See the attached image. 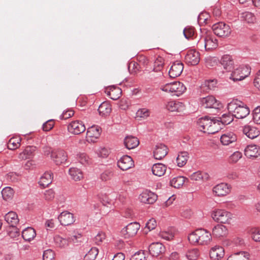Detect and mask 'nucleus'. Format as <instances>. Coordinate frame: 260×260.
I'll return each mask as SVG.
<instances>
[{"mask_svg":"<svg viewBox=\"0 0 260 260\" xmlns=\"http://www.w3.org/2000/svg\"><path fill=\"white\" fill-rule=\"evenodd\" d=\"M58 219L60 224L64 226L71 225L75 221L74 215L67 211L62 212L58 216Z\"/></svg>","mask_w":260,"mask_h":260,"instance_id":"obj_17","label":"nucleus"},{"mask_svg":"<svg viewBox=\"0 0 260 260\" xmlns=\"http://www.w3.org/2000/svg\"><path fill=\"white\" fill-rule=\"evenodd\" d=\"M22 236L25 241L30 242L36 237V231L32 228H27L22 231Z\"/></svg>","mask_w":260,"mask_h":260,"instance_id":"obj_36","label":"nucleus"},{"mask_svg":"<svg viewBox=\"0 0 260 260\" xmlns=\"http://www.w3.org/2000/svg\"><path fill=\"white\" fill-rule=\"evenodd\" d=\"M198 125L200 131L208 134H214L221 129L219 120L216 121L207 117L199 119L198 121Z\"/></svg>","mask_w":260,"mask_h":260,"instance_id":"obj_4","label":"nucleus"},{"mask_svg":"<svg viewBox=\"0 0 260 260\" xmlns=\"http://www.w3.org/2000/svg\"><path fill=\"white\" fill-rule=\"evenodd\" d=\"M183 34L185 37L189 39L193 37L194 34V28L192 27L187 26L184 28Z\"/></svg>","mask_w":260,"mask_h":260,"instance_id":"obj_59","label":"nucleus"},{"mask_svg":"<svg viewBox=\"0 0 260 260\" xmlns=\"http://www.w3.org/2000/svg\"><path fill=\"white\" fill-rule=\"evenodd\" d=\"M94 152L99 157L106 158L109 155L110 149L105 146H101L95 149Z\"/></svg>","mask_w":260,"mask_h":260,"instance_id":"obj_42","label":"nucleus"},{"mask_svg":"<svg viewBox=\"0 0 260 260\" xmlns=\"http://www.w3.org/2000/svg\"><path fill=\"white\" fill-rule=\"evenodd\" d=\"M78 161L85 166L90 165L91 163V159L85 153H80L77 155Z\"/></svg>","mask_w":260,"mask_h":260,"instance_id":"obj_45","label":"nucleus"},{"mask_svg":"<svg viewBox=\"0 0 260 260\" xmlns=\"http://www.w3.org/2000/svg\"><path fill=\"white\" fill-rule=\"evenodd\" d=\"M183 64L180 61H176L172 65L169 75L171 78H175L179 76L183 70Z\"/></svg>","mask_w":260,"mask_h":260,"instance_id":"obj_22","label":"nucleus"},{"mask_svg":"<svg viewBox=\"0 0 260 260\" xmlns=\"http://www.w3.org/2000/svg\"><path fill=\"white\" fill-rule=\"evenodd\" d=\"M188 240L190 243L194 245L207 246L212 240L210 232L204 229H198L189 234Z\"/></svg>","mask_w":260,"mask_h":260,"instance_id":"obj_1","label":"nucleus"},{"mask_svg":"<svg viewBox=\"0 0 260 260\" xmlns=\"http://www.w3.org/2000/svg\"><path fill=\"white\" fill-rule=\"evenodd\" d=\"M106 234L103 232H100L94 238V240L97 244H101L106 238Z\"/></svg>","mask_w":260,"mask_h":260,"instance_id":"obj_63","label":"nucleus"},{"mask_svg":"<svg viewBox=\"0 0 260 260\" xmlns=\"http://www.w3.org/2000/svg\"><path fill=\"white\" fill-rule=\"evenodd\" d=\"M167 167L166 166L161 163H158L154 164L152 167V171L153 174L159 177L163 176L166 171Z\"/></svg>","mask_w":260,"mask_h":260,"instance_id":"obj_34","label":"nucleus"},{"mask_svg":"<svg viewBox=\"0 0 260 260\" xmlns=\"http://www.w3.org/2000/svg\"><path fill=\"white\" fill-rule=\"evenodd\" d=\"M245 155L249 158L260 157V147L256 145H249L245 148Z\"/></svg>","mask_w":260,"mask_h":260,"instance_id":"obj_18","label":"nucleus"},{"mask_svg":"<svg viewBox=\"0 0 260 260\" xmlns=\"http://www.w3.org/2000/svg\"><path fill=\"white\" fill-rule=\"evenodd\" d=\"M212 191L215 196L224 197L230 193L231 187L226 183H221L214 186Z\"/></svg>","mask_w":260,"mask_h":260,"instance_id":"obj_12","label":"nucleus"},{"mask_svg":"<svg viewBox=\"0 0 260 260\" xmlns=\"http://www.w3.org/2000/svg\"><path fill=\"white\" fill-rule=\"evenodd\" d=\"M52 173L50 172H46L40 178L39 183L43 187H47L52 181Z\"/></svg>","mask_w":260,"mask_h":260,"instance_id":"obj_32","label":"nucleus"},{"mask_svg":"<svg viewBox=\"0 0 260 260\" xmlns=\"http://www.w3.org/2000/svg\"><path fill=\"white\" fill-rule=\"evenodd\" d=\"M199 102L200 105L205 108L220 109L223 107L222 104L212 95L200 98Z\"/></svg>","mask_w":260,"mask_h":260,"instance_id":"obj_8","label":"nucleus"},{"mask_svg":"<svg viewBox=\"0 0 260 260\" xmlns=\"http://www.w3.org/2000/svg\"><path fill=\"white\" fill-rule=\"evenodd\" d=\"M161 89L165 92L174 93L177 96H180L186 90V87L182 83L174 82L166 84L161 87Z\"/></svg>","mask_w":260,"mask_h":260,"instance_id":"obj_6","label":"nucleus"},{"mask_svg":"<svg viewBox=\"0 0 260 260\" xmlns=\"http://www.w3.org/2000/svg\"><path fill=\"white\" fill-rule=\"evenodd\" d=\"M250 70L248 66H241L233 71L230 78L234 82L241 81L250 75Z\"/></svg>","mask_w":260,"mask_h":260,"instance_id":"obj_7","label":"nucleus"},{"mask_svg":"<svg viewBox=\"0 0 260 260\" xmlns=\"http://www.w3.org/2000/svg\"><path fill=\"white\" fill-rule=\"evenodd\" d=\"M249 254L245 251L235 253L229 256L226 260H249Z\"/></svg>","mask_w":260,"mask_h":260,"instance_id":"obj_37","label":"nucleus"},{"mask_svg":"<svg viewBox=\"0 0 260 260\" xmlns=\"http://www.w3.org/2000/svg\"><path fill=\"white\" fill-rule=\"evenodd\" d=\"M224 255V249L220 245H215L211 247L209 251V256L211 260H220Z\"/></svg>","mask_w":260,"mask_h":260,"instance_id":"obj_13","label":"nucleus"},{"mask_svg":"<svg viewBox=\"0 0 260 260\" xmlns=\"http://www.w3.org/2000/svg\"><path fill=\"white\" fill-rule=\"evenodd\" d=\"M140 228V225L138 222H132L121 230V234L125 238L133 237L136 235Z\"/></svg>","mask_w":260,"mask_h":260,"instance_id":"obj_10","label":"nucleus"},{"mask_svg":"<svg viewBox=\"0 0 260 260\" xmlns=\"http://www.w3.org/2000/svg\"><path fill=\"white\" fill-rule=\"evenodd\" d=\"M220 63L224 69L227 71H230L234 65V61L232 56L229 54L223 55L220 60Z\"/></svg>","mask_w":260,"mask_h":260,"instance_id":"obj_25","label":"nucleus"},{"mask_svg":"<svg viewBox=\"0 0 260 260\" xmlns=\"http://www.w3.org/2000/svg\"><path fill=\"white\" fill-rule=\"evenodd\" d=\"M43 260H53L54 258V253L51 249H48L44 252Z\"/></svg>","mask_w":260,"mask_h":260,"instance_id":"obj_60","label":"nucleus"},{"mask_svg":"<svg viewBox=\"0 0 260 260\" xmlns=\"http://www.w3.org/2000/svg\"><path fill=\"white\" fill-rule=\"evenodd\" d=\"M242 157V154L239 151H236L234 152L229 158V161L230 163L235 164Z\"/></svg>","mask_w":260,"mask_h":260,"instance_id":"obj_56","label":"nucleus"},{"mask_svg":"<svg viewBox=\"0 0 260 260\" xmlns=\"http://www.w3.org/2000/svg\"><path fill=\"white\" fill-rule=\"evenodd\" d=\"M157 197L154 193L146 190L140 194L139 199L142 203L151 204L156 201Z\"/></svg>","mask_w":260,"mask_h":260,"instance_id":"obj_20","label":"nucleus"},{"mask_svg":"<svg viewBox=\"0 0 260 260\" xmlns=\"http://www.w3.org/2000/svg\"><path fill=\"white\" fill-rule=\"evenodd\" d=\"M237 136L233 132L226 133L220 137V142L223 145L228 146L237 141Z\"/></svg>","mask_w":260,"mask_h":260,"instance_id":"obj_26","label":"nucleus"},{"mask_svg":"<svg viewBox=\"0 0 260 260\" xmlns=\"http://www.w3.org/2000/svg\"><path fill=\"white\" fill-rule=\"evenodd\" d=\"M150 115V111L146 108L139 109L136 114V118L145 119Z\"/></svg>","mask_w":260,"mask_h":260,"instance_id":"obj_55","label":"nucleus"},{"mask_svg":"<svg viewBox=\"0 0 260 260\" xmlns=\"http://www.w3.org/2000/svg\"><path fill=\"white\" fill-rule=\"evenodd\" d=\"M54 125V121L53 120H49L43 125V130L45 132L50 131Z\"/></svg>","mask_w":260,"mask_h":260,"instance_id":"obj_64","label":"nucleus"},{"mask_svg":"<svg viewBox=\"0 0 260 260\" xmlns=\"http://www.w3.org/2000/svg\"><path fill=\"white\" fill-rule=\"evenodd\" d=\"M51 154L50 157L57 165L64 163L67 160V154L63 150H56L51 151L49 149L45 153L48 155Z\"/></svg>","mask_w":260,"mask_h":260,"instance_id":"obj_9","label":"nucleus"},{"mask_svg":"<svg viewBox=\"0 0 260 260\" xmlns=\"http://www.w3.org/2000/svg\"><path fill=\"white\" fill-rule=\"evenodd\" d=\"M243 132L247 137L251 139L258 137L260 133L256 127L249 125H245L243 127Z\"/></svg>","mask_w":260,"mask_h":260,"instance_id":"obj_29","label":"nucleus"},{"mask_svg":"<svg viewBox=\"0 0 260 260\" xmlns=\"http://www.w3.org/2000/svg\"><path fill=\"white\" fill-rule=\"evenodd\" d=\"M241 17L243 21L249 24H253L256 21V17L251 12H243L241 13Z\"/></svg>","mask_w":260,"mask_h":260,"instance_id":"obj_43","label":"nucleus"},{"mask_svg":"<svg viewBox=\"0 0 260 260\" xmlns=\"http://www.w3.org/2000/svg\"><path fill=\"white\" fill-rule=\"evenodd\" d=\"M105 92L110 99L117 100L121 96V90L119 87L111 86L105 88Z\"/></svg>","mask_w":260,"mask_h":260,"instance_id":"obj_24","label":"nucleus"},{"mask_svg":"<svg viewBox=\"0 0 260 260\" xmlns=\"http://www.w3.org/2000/svg\"><path fill=\"white\" fill-rule=\"evenodd\" d=\"M130 260H146V253L144 251L140 250L133 255Z\"/></svg>","mask_w":260,"mask_h":260,"instance_id":"obj_57","label":"nucleus"},{"mask_svg":"<svg viewBox=\"0 0 260 260\" xmlns=\"http://www.w3.org/2000/svg\"><path fill=\"white\" fill-rule=\"evenodd\" d=\"M228 234V230L225 226L217 224L212 230V235L214 237L220 238L225 237Z\"/></svg>","mask_w":260,"mask_h":260,"instance_id":"obj_27","label":"nucleus"},{"mask_svg":"<svg viewBox=\"0 0 260 260\" xmlns=\"http://www.w3.org/2000/svg\"><path fill=\"white\" fill-rule=\"evenodd\" d=\"M101 134V129L98 126H92L87 129L86 139L89 143H92L99 138Z\"/></svg>","mask_w":260,"mask_h":260,"instance_id":"obj_15","label":"nucleus"},{"mask_svg":"<svg viewBox=\"0 0 260 260\" xmlns=\"http://www.w3.org/2000/svg\"><path fill=\"white\" fill-rule=\"evenodd\" d=\"M124 144L128 149H132L137 147L139 144V141L137 138L129 136L125 138Z\"/></svg>","mask_w":260,"mask_h":260,"instance_id":"obj_31","label":"nucleus"},{"mask_svg":"<svg viewBox=\"0 0 260 260\" xmlns=\"http://www.w3.org/2000/svg\"><path fill=\"white\" fill-rule=\"evenodd\" d=\"M190 179L194 181L207 180L209 178V175L205 172L197 171L193 173L189 176Z\"/></svg>","mask_w":260,"mask_h":260,"instance_id":"obj_38","label":"nucleus"},{"mask_svg":"<svg viewBox=\"0 0 260 260\" xmlns=\"http://www.w3.org/2000/svg\"><path fill=\"white\" fill-rule=\"evenodd\" d=\"M217 82L215 80H206L203 84H202L201 88L203 91L209 92L211 90H213L216 87Z\"/></svg>","mask_w":260,"mask_h":260,"instance_id":"obj_49","label":"nucleus"},{"mask_svg":"<svg viewBox=\"0 0 260 260\" xmlns=\"http://www.w3.org/2000/svg\"><path fill=\"white\" fill-rule=\"evenodd\" d=\"M212 29L215 35L220 37H228L231 32L230 26L222 22L214 24L212 26Z\"/></svg>","mask_w":260,"mask_h":260,"instance_id":"obj_11","label":"nucleus"},{"mask_svg":"<svg viewBox=\"0 0 260 260\" xmlns=\"http://www.w3.org/2000/svg\"><path fill=\"white\" fill-rule=\"evenodd\" d=\"M35 149L36 148L34 146H27L23 151L18 154V158L21 160L31 158L34 155Z\"/></svg>","mask_w":260,"mask_h":260,"instance_id":"obj_30","label":"nucleus"},{"mask_svg":"<svg viewBox=\"0 0 260 260\" xmlns=\"http://www.w3.org/2000/svg\"><path fill=\"white\" fill-rule=\"evenodd\" d=\"M218 45L217 39L211 31L205 28L201 29L200 39L197 43L199 48L211 50L216 49Z\"/></svg>","mask_w":260,"mask_h":260,"instance_id":"obj_2","label":"nucleus"},{"mask_svg":"<svg viewBox=\"0 0 260 260\" xmlns=\"http://www.w3.org/2000/svg\"><path fill=\"white\" fill-rule=\"evenodd\" d=\"M200 53L194 50H189L185 57L186 63L190 66L198 64L200 62Z\"/></svg>","mask_w":260,"mask_h":260,"instance_id":"obj_16","label":"nucleus"},{"mask_svg":"<svg viewBox=\"0 0 260 260\" xmlns=\"http://www.w3.org/2000/svg\"><path fill=\"white\" fill-rule=\"evenodd\" d=\"M211 217L216 222L229 223L233 218V214L225 210L216 209L212 212Z\"/></svg>","mask_w":260,"mask_h":260,"instance_id":"obj_5","label":"nucleus"},{"mask_svg":"<svg viewBox=\"0 0 260 260\" xmlns=\"http://www.w3.org/2000/svg\"><path fill=\"white\" fill-rule=\"evenodd\" d=\"M167 109L171 112H181L184 109L183 103L176 101H172L168 103Z\"/></svg>","mask_w":260,"mask_h":260,"instance_id":"obj_28","label":"nucleus"},{"mask_svg":"<svg viewBox=\"0 0 260 260\" xmlns=\"http://www.w3.org/2000/svg\"><path fill=\"white\" fill-rule=\"evenodd\" d=\"M175 234L174 229H170L168 230L160 231L159 233V236L166 240H171L173 239Z\"/></svg>","mask_w":260,"mask_h":260,"instance_id":"obj_48","label":"nucleus"},{"mask_svg":"<svg viewBox=\"0 0 260 260\" xmlns=\"http://www.w3.org/2000/svg\"><path fill=\"white\" fill-rule=\"evenodd\" d=\"M54 241L56 247L62 248L67 247L69 245L68 239L64 238L59 235H56L54 237Z\"/></svg>","mask_w":260,"mask_h":260,"instance_id":"obj_46","label":"nucleus"},{"mask_svg":"<svg viewBox=\"0 0 260 260\" xmlns=\"http://www.w3.org/2000/svg\"><path fill=\"white\" fill-rule=\"evenodd\" d=\"M21 138L19 137L11 138L8 143V148L10 150H15L21 145Z\"/></svg>","mask_w":260,"mask_h":260,"instance_id":"obj_47","label":"nucleus"},{"mask_svg":"<svg viewBox=\"0 0 260 260\" xmlns=\"http://www.w3.org/2000/svg\"><path fill=\"white\" fill-rule=\"evenodd\" d=\"M253 118L255 123L260 124V107H257L254 109Z\"/></svg>","mask_w":260,"mask_h":260,"instance_id":"obj_61","label":"nucleus"},{"mask_svg":"<svg viewBox=\"0 0 260 260\" xmlns=\"http://www.w3.org/2000/svg\"><path fill=\"white\" fill-rule=\"evenodd\" d=\"M228 111L238 119L245 118L250 113V110L246 104L238 100H233L227 105Z\"/></svg>","mask_w":260,"mask_h":260,"instance_id":"obj_3","label":"nucleus"},{"mask_svg":"<svg viewBox=\"0 0 260 260\" xmlns=\"http://www.w3.org/2000/svg\"><path fill=\"white\" fill-rule=\"evenodd\" d=\"M2 194L4 200L10 201L13 197L14 191L11 187H7L2 190Z\"/></svg>","mask_w":260,"mask_h":260,"instance_id":"obj_51","label":"nucleus"},{"mask_svg":"<svg viewBox=\"0 0 260 260\" xmlns=\"http://www.w3.org/2000/svg\"><path fill=\"white\" fill-rule=\"evenodd\" d=\"M186 180H188V179L183 176H177L172 179L170 184L171 186L179 188L183 185Z\"/></svg>","mask_w":260,"mask_h":260,"instance_id":"obj_40","label":"nucleus"},{"mask_svg":"<svg viewBox=\"0 0 260 260\" xmlns=\"http://www.w3.org/2000/svg\"><path fill=\"white\" fill-rule=\"evenodd\" d=\"M117 165L121 170L125 171L134 166V163L130 156L124 155L118 161Z\"/></svg>","mask_w":260,"mask_h":260,"instance_id":"obj_21","label":"nucleus"},{"mask_svg":"<svg viewBox=\"0 0 260 260\" xmlns=\"http://www.w3.org/2000/svg\"><path fill=\"white\" fill-rule=\"evenodd\" d=\"M111 110V106L107 102H103L102 103L98 109L99 113L102 116H107L109 115Z\"/></svg>","mask_w":260,"mask_h":260,"instance_id":"obj_39","label":"nucleus"},{"mask_svg":"<svg viewBox=\"0 0 260 260\" xmlns=\"http://www.w3.org/2000/svg\"><path fill=\"white\" fill-rule=\"evenodd\" d=\"M164 64V58L160 56L157 57L154 62L153 71L155 72L160 71L163 68Z\"/></svg>","mask_w":260,"mask_h":260,"instance_id":"obj_54","label":"nucleus"},{"mask_svg":"<svg viewBox=\"0 0 260 260\" xmlns=\"http://www.w3.org/2000/svg\"><path fill=\"white\" fill-rule=\"evenodd\" d=\"M168 153L167 146L162 144L156 145L153 150V156L156 159H161L167 155Z\"/></svg>","mask_w":260,"mask_h":260,"instance_id":"obj_19","label":"nucleus"},{"mask_svg":"<svg viewBox=\"0 0 260 260\" xmlns=\"http://www.w3.org/2000/svg\"><path fill=\"white\" fill-rule=\"evenodd\" d=\"M185 256L188 260H197L200 256V251L198 248L189 249Z\"/></svg>","mask_w":260,"mask_h":260,"instance_id":"obj_50","label":"nucleus"},{"mask_svg":"<svg viewBox=\"0 0 260 260\" xmlns=\"http://www.w3.org/2000/svg\"><path fill=\"white\" fill-rule=\"evenodd\" d=\"M251 238L256 242H260V228L253 227L250 228L248 231Z\"/></svg>","mask_w":260,"mask_h":260,"instance_id":"obj_44","label":"nucleus"},{"mask_svg":"<svg viewBox=\"0 0 260 260\" xmlns=\"http://www.w3.org/2000/svg\"><path fill=\"white\" fill-rule=\"evenodd\" d=\"M234 116L229 112V113L224 114L219 118L220 123L223 124H229L234 120Z\"/></svg>","mask_w":260,"mask_h":260,"instance_id":"obj_52","label":"nucleus"},{"mask_svg":"<svg viewBox=\"0 0 260 260\" xmlns=\"http://www.w3.org/2000/svg\"><path fill=\"white\" fill-rule=\"evenodd\" d=\"M85 129L84 124L80 120L72 121L68 126L69 132L75 135H78L84 132Z\"/></svg>","mask_w":260,"mask_h":260,"instance_id":"obj_14","label":"nucleus"},{"mask_svg":"<svg viewBox=\"0 0 260 260\" xmlns=\"http://www.w3.org/2000/svg\"><path fill=\"white\" fill-rule=\"evenodd\" d=\"M69 173L71 178L74 181H80L83 178V172L77 168H70L69 170Z\"/></svg>","mask_w":260,"mask_h":260,"instance_id":"obj_35","label":"nucleus"},{"mask_svg":"<svg viewBox=\"0 0 260 260\" xmlns=\"http://www.w3.org/2000/svg\"><path fill=\"white\" fill-rule=\"evenodd\" d=\"M165 250V246L160 243L156 242L152 243L149 247V251L152 256H157L164 253Z\"/></svg>","mask_w":260,"mask_h":260,"instance_id":"obj_23","label":"nucleus"},{"mask_svg":"<svg viewBox=\"0 0 260 260\" xmlns=\"http://www.w3.org/2000/svg\"><path fill=\"white\" fill-rule=\"evenodd\" d=\"M98 253V249L96 247H92L85 255L84 260H95Z\"/></svg>","mask_w":260,"mask_h":260,"instance_id":"obj_53","label":"nucleus"},{"mask_svg":"<svg viewBox=\"0 0 260 260\" xmlns=\"http://www.w3.org/2000/svg\"><path fill=\"white\" fill-rule=\"evenodd\" d=\"M55 193L54 191L51 189H48L44 193V198L46 201H51L54 198Z\"/></svg>","mask_w":260,"mask_h":260,"instance_id":"obj_62","label":"nucleus"},{"mask_svg":"<svg viewBox=\"0 0 260 260\" xmlns=\"http://www.w3.org/2000/svg\"><path fill=\"white\" fill-rule=\"evenodd\" d=\"M188 157V153L187 152L183 151L180 152L176 158L177 166L179 167L184 166L186 164Z\"/></svg>","mask_w":260,"mask_h":260,"instance_id":"obj_41","label":"nucleus"},{"mask_svg":"<svg viewBox=\"0 0 260 260\" xmlns=\"http://www.w3.org/2000/svg\"><path fill=\"white\" fill-rule=\"evenodd\" d=\"M5 219L12 226H14L19 222L17 214L13 211H10L6 214Z\"/></svg>","mask_w":260,"mask_h":260,"instance_id":"obj_33","label":"nucleus"},{"mask_svg":"<svg viewBox=\"0 0 260 260\" xmlns=\"http://www.w3.org/2000/svg\"><path fill=\"white\" fill-rule=\"evenodd\" d=\"M138 63L140 67H146L149 63L148 58L144 55H139L137 57Z\"/></svg>","mask_w":260,"mask_h":260,"instance_id":"obj_58","label":"nucleus"}]
</instances>
